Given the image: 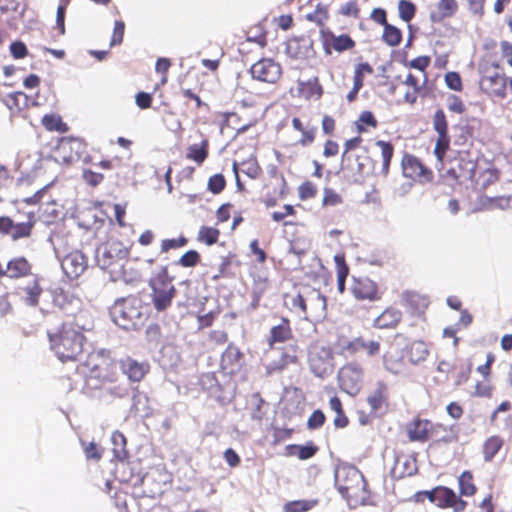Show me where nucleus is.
I'll use <instances>...</instances> for the list:
<instances>
[{
  "mask_svg": "<svg viewBox=\"0 0 512 512\" xmlns=\"http://www.w3.org/2000/svg\"><path fill=\"white\" fill-rule=\"evenodd\" d=\"M84 377V389L93 391L114 383L119 378L118 363L110 351L104 349L92 351L86 360L77 366Z\"/></svg>",
  "mask_w": 512,
  "mask_h": 512,
  "instance_id": "nucleus-1",
  "label": "nucleus"
},
{
  "mask_svg": "<svg viewBox=\"0 0 512 512\" xmlns=\"http://www.w3.org/2000/svg\"><path fill=\"white\" fill-rule=\"evenodd\" d=\"M49 347L63 363L78 361L83 354L86 337L82 329L71 322L48 330Z\"/></svg>",
  "mask_w": 512,
  "mask_h": 512,
  "instance_id": "nucleus-2",
  "label": "nucleus"
},
{
  "mask_svg": "<svg viewBox=\"0 0 512 512\" xmlns=\"http://www.w3.org/2000/svg\"><path fill=\"white\" fill-rule=\"evenodd\" d=\"M113 322L124 330H136L145 325L149 318V306L139 295L117 299L110 308Z\"/></svg>",
  "mask_w": 512,
  "mask_h": 512,
  "instance_id": "nucleus-3",
  "label": "nucleus"
},
{
  "mask_svg": "<svg viewBox=\"0 0 512 512\" xmlns=\"http://www.w3.org/2000/svg\"><path fill=\"white\" fill-rule=\"evenodd\" d=\"M126 249L113 248V244H104L97 250L96 260L99 267L106 270L114 280L133 282L139 280L141 274L132 267V262L126 256Z\"/></svg>",
  "mask_w": 512,
  "mask_h": 512,
  "instance_id": "nucleus-4",
  "label": "nucleus"
},
{
  "mask_svg": "<svg viewBox=\"0 0 512 512\" xmlns=\"http://www.w3.org/2000/svg\"><path fill=\"white\" fill-rule=\"evenodd\" d=\"M335 485L350 506L356 507L368 500L366 481L352 465H341L335 471Z\"/></svg>",
  "mask_w": 512,
  "mask_h": 512,
  "instance_id": "nucleus-5",
  "label": "nucleus"
},
{
  "mask_svg": "<svg viewBox=\"0 0 512 512\" xmlns=\"http://www.w3.org/2000/svg\"><path fill=\"white\" fill-rule=\"evenodd\" d=\"M479 87L491 98L504 99L507 95V77L504 69L496 62L485 61L479 67Z\"/></svg>",
  "mask_w": 512,
  "mask_h": 512,
  "instance_id": "nucleus-6",
  "label": "nucleus"
},
{
  "mask_svg": "<svg viewBox=\"0 0 512 512\" xmlns=\"http://www.w3.org/2000/svg\"><path fill=\"white\" fill-rule=\"evenodd\" d=\"M172 281L173 278L169 275L167 266H163L149 280L151 302L157 312H165L172 306L173 299L177 294V289Z\"/></svg>",
  "mask_w": 512,
  "mask_h": 512,
  "instance_id": "nucleus-7",
  "label": "nucleus"
},
{
  "mask_svg": "<svg viewBox=\"0 0 512 512\" xmlns=\"http://www.w3.org/2000/svg\"><path fill=\"white\" fill-rule=\"evenodd\" d=\"M337 354L344 358H352L359 353H365L367 357H375L380 354L381 343L378 340L366 339L363 336L347 338L338 337L335 342Z\"/></svg>",
  "mask_w": 512,
  "mask_h": 512,
  "instance_id": "nucleus-8",
  "label": "nucleus"
},
{
  "mask_svg": "<svg viewBox=\"0 0 512 512\" xmlns=\"http://www.w3.org/2000/svg\"><path fill=\"white\" fill-rule=\"evenodd\" d=\"M337 381L343 392L357 396L364 386L365 369L359 362H348L338 370Z\"/></svg>",
  "mask_w": 512,
  "mask_h": 512,
  "instance_id": "nucleus-9",
  "label": "nucleus"
},
{
  "mask_svg": "<svg viewBox=\"0 0 512 512\" xmlns=\"http://www.w3.org/2000/svg\"><path fill=\"white\" fill-rule=\"evenodd\" d=\"M308 365L317 377L330 375L335 367L333 350L319 342L312 343L308 350Z\"/></svg>",
  "mask_w": 512,
  "mask_h": 512,
  "instance_id": "nucleus-10",
  "label": "nucleus"
},
{
  "mask_svg": "<svg viewBox=\"0 0 512 512\" xmlns=\"http://www.w3.org/2000/svg\"><path fill=\"white\" fill-rule=\"evenodd\" d=\"M279 355L264 364L265 374H279L292 365L300 363L301 349L298 344H288L279 348Z\"/></svg>",
  "mask_w": 512,
  "mask_h": 512,
  "instance_id": "nucleus-11",
  "label": "nucleus"
},
{
  "mask_svg": "<svg viewBox=\"0 0 512 512\" xmlns=\"http://www.w3.org/2000/svg\"><path fill=\"white\" fill-rule=\"evenodd\" d=\"M86 143L78 137H63L54 150V158L61 164H72L86 152Z\"/></svg>",
  "mask_w": 512,
  "mask_h": 512,
  "instance_id": "nucleus-12",
  "label": "nucleus"
},
{
  "mask_svg": "<svg viewBox=\"0 0 512 512\" xmlns=\"http://www.w3.org/2000/svg\"><path fill=\"white\" fill-rule=\"evenodd\" d=\"M403 175L420 184L431 183L434 179L432 169L427 167L418 157L404 154L401 161Z\"/></svg>",
  "mask_w": 512,
  "mask_h": 512,
  "instance_id": "nucleus-13",
  "label": "nucleus"
},
{
  "mask_svg": "<svg viewBox=\"0 0 512 512\" xmlns=\"http://www.w3.org/2000/svg\"><path fill=\"white\" fill-rule=\"evenodd\" d=\"M320 41L325 55H331L333 51L342 53L355 48L356 42L348 35H336L331 30L319 31Z\"/></svg>",
  "mask_w": 512,
  "mask_h": 512,
  "instance_id": "nucleus-14",
  "label": "nucleus"
},
{
  "mask_svg": "<svg viewBox=\"0 0 512 512\" xmlns=\"http://www.w3.org/2000/svg\"><path fill=\"white\" fill-rule=\"evenodd\" d=\"M250 73L253 79L275 84L282 76V67L273 59L262 58L251 66Z\"/></svg>",
  "mask_w": 512,
  "mask_h": 512,
  "instance_id": "nucleus-15",
  "label": "nucleus"
},
{
  "mask_svg": "<svg viewBox=\"0 0 512 512\" xmlns=\"http://www.w3.org/2000/svg\"><path fill=\"white\" fill-rule=\"evenodd\" d=\"M221 130L231 128L237 133H243L258 122L257 113L243 112H224L221 113Z\"/></svg>",
  "mask_w": 512,
  "mask_h": 512,
  "instance_id": "nucleus-16",
  "label": "nucleus"
},
{
  "mask_svg": "<svg viewBox=\"0 0 512 512\" xmlns=\"http://www.w3.org/2000/svg\"><path fill=\"white\" fill-rule=\"evenodd\" d=\"M476 167L477 163L470 157L469 152H460L452 160L448 174L461 183L474 177Z\"/></svg>",
  "mask_w": 512,
  "mask_h": 512,
  "instance_id": "nucleus-17",
  "label": "nucleus"
},
{
  "mask_svg": "<svg viewBox=\"0 0 512 512\" xmlns=\"http://www.w3.org/2000/svg\"><path fill=\"white\" fill-rule=\"evenodd\" d=\"M350 291L357 300L373 302L381 299L378 284L366 276H353Z\"/></svg>",
  "mask_w": 512,
  "mask_h": 512,
  "instance_id": "nucleus-18",
  "label": "nucleus"
},
{
  "mask_svg": "<svg viewBox=\"0 0 512 512\" xmlns=\"http://www.w3.org/2000/svg\"><path fill=\"white\" fill-rule=\"evenodd\" d=\"M326 307V297L317 289L307 288L306 310L303 318L308 321L324 318Z\"/></svg>",
  "mask_w": 512,
  "mask_h": 512,
  "instance_id": "nucleus-19",
  "label": "nucleus"
},
{
  "mask_svg": "<svg viewBox=\"0 0 512 512\" xmlns=\"http://www.w3.org/2000/svg\"><path fill=\"white\" fill-rule=\"evenodd\" d=\"M61 267L69 279H77L87 269L88 259L81 251L74 250L63 258Z\"/></svg>",
  "mask_w": 512,
  "mask_h": 512,
  "instance_id": "nucleus-20",
  "label": "nucleus"
},
{
  "mask_svg": "<svg viewBox=\"0 0 512 512\" xmlns=\"http://www.w3.org/2000/svg\"><path fill=\"white\" fill-rule=\"evenodd\" d=\"M244 354L233 342L229 343L220 358V368L227 375L237 374L242 367Z\"/></svg>",
  "mask_w": 512,
  "mask_h": 512,
  "instance_id": "nucleus-21",
  "label": "nucleus"
},
{
  "mask_svg": "<svg viewBox=\"0 0 512 512\" xmlns=\"http://www.w3.org/2000/svg\"><path fill=\"white\" fill-rule=\"evenodd\" d=\"M427 75H423L422 81L414 74L408 73L405 80L401 82L404 88L403 100L408 104H415L419 97L425 96V85Z\"/></svg>",
  "mask_w": 512,
  "mask_h": 512,
  "instance_id": "nucleus-22",
  "label": "nucleus"
},
{
  "mask_svg": "<svg viewBox=\"0 0 512 512\" xmlns=\"http://www.w3.org/2000/svg\"><path fill=\"white\" fill-rule=\"evenodd\" d=\"M430 441L433 445H449L459 441V428L457 425L433 423L430 431Z\"/></svg>",
  "mask_w": 512,
  "mask_h": 512,
  "instance_id": "nucleus-23",
  "label": "nucleus"
},
{
  "mask_svg": "<svg viewBox=\"0 0 512 512\" xmlns=\"http://www.w3.org/2000/svg\"><path fill=\"white\" fill-rule=\"evenodd\" d=\"M433 422L428 419L416 417L408 422L405 431L410 442L425 443L430 441V431Z\"/></svg>",
  "mask_w": 512,
  "mask_h": 512,
  "instance_id": "nucleus-24",
  "label": "nucleus"
},
{
  "mask_svg": "<svg viewBox=\"0 0 512 512\" xmlns=\"http://www.w3.org/2000/svg\"><path fill=\"white\" fill-rule=\"evenodd\" d=\"M384 368L392 374H400L407 368V360L401 349L397 345L391 346L382 357Z\"/></svg>",
  "mask_w": 512,
  "mask_h": 512,
  "instance_id": "nucleus-25",
  "label": "nucleus"
},
{
  "mask_svg": "<svg viewBox=\"0 0 512 512\" xmlns=\"http://www.w3.org/2000/svg\"><path fill=\"white\" fill-rule=\"evenodd\" d=\"M402 306L412 316H422L429 306V298L415 291H405L402 295Z\"/></svg>",
  "mask_w": 512,
  "mask_h": 512,
  "instance_id": "nucleus-26",
  "label": "nucleus"
},
{
  "mask_svg": "<svg viewBox=\"0 0 512 512\" xmlns=\"http://www.w3.org/2000/svg\"><path fill=\"white\" fill-rule=\"evenodd\" d=\"M375 167L374 160L369 156L368 150L365 148L355 156L354 162L350 164L353 171L355 181L362 182L364 179L373 174Z\"/></svg>",
  "mask_w": 512,
  "mask_h": 512,
  "instance_id": "nucleus-27",
  "label": "nucleus"
},
{
  "mask_svg": "<svg viewBox=\"0 0 512 512\" xmlns=\"http://www.w3.org/2000/svg\"><path fill=\"white\" fill-rule=\"evenodd\" d=\"M366 401L372 411H379L388 406L389 386L383 380H378L369 391Z\"/></svg>",
  "mask_w": 512,
  "mask_h": 512,
  "instance_id": "nucleus-28",
  "label": "nucleus"
},
{
  "mask_svg": "<svg viewBox=\"0 0 512 512\" xmlns=\"http://www.w3.org/2000/svg\"><path fill=\"white\" fill-rule=\"evenodd\" d=\"M408 364L419 365L429 355L428 345L422 340H412L401 347Z\"/></svg>",
  "mask_w": 512,
  "mask_h": 512,
  "instance_id": "nucleus-29",
  "label": "nucleus"
},
{
  "mask_svg": "<svg viewBox=\"0 0 512 512\" xmlns=\"http://www.w3.org/2000/svg\"><path fill=\"white\" fill-rule=\"evenodd\" d=\"M119 367L123 374L132 382H140L149 371V364L138 362L131 357H125L119 361Z\"/></svg>",
  "mask_w": 512,
  "mask_h": 512,
  "instance_id": "nucleus-30",
  "label": "nucleus"
},
{
  "mask_svg": "<svg viewBox=\"0 0 512 512\" xmlns=\"http://www.w3.org/2000/svg\"><path fill=\"white\" fill-rule=\"evenodd\" d=\"M440 508H453L455 512H461L466 508L467 502L462 500L448 487L437 486V503Z\"/></svg>",
  "mask_w": 512,
  "mask_h": 512,
  "instance_id": "nucleus-31",
  "label": "nucleus"
},
{
  "mask_svg": "<svg viewBox=\"0 0 512 512\" xmlns=\"http://www.w3.org/2000/svg\"><path fill=\"white\" fill-rule=\"evenodd\" d=\"M291 339H293V330L290 320L286 317H282L281 322L270 329L267 342L268 345L272 347L276 343H284Z\"/></svg>",
  "mask_w": 512,
  "mask_h": 512,
  "instance_id": "nucleus-32",
  "label": "nucleus"
},
{
  "mask_svg": "<svg viewBox=\"0 0 512 512\" xmlns=\"http://www.w3.org/2000/svg\"><path fill=\"white\" fill-rule=\"evenodd\" d=\"M297 89L299 96L306 100H318L324 93L323 87L317 76L307 81H298Z\"/></svg>",
  "mask_w": 512,
  "mask_h": 512,
  "instance_id": "nucleus-33",
  "label": "nucleus"
},
{
  "mask_svg": "<svg viewBox=\"0 0 512 512\" xmlns=\"http://www.w3.org/2000/svg\"><path fill=\"white\" fill-rule=\"evenodd\" d=\"M291 125L294 130L301 133V137L298 141L300 146L307 147L314 143L317 135L316 126L304 124V122L299 117H293L291 120Z\"/></svg>",
  "mask_w": 512,
  "mask_h": 512,
  "instance_id": "nucleus-34",
  "label": "nucleus"
},
{
  "mask_svg": "<svg viewBox=\"0 0 512 512\" xmlns=\"http://www.w3.org/2000/svg\"><path fill=\"white\" fill-rule=\"evenodd\" d=\"M31 268V264L25 257H15L7 263L5 276L11 279L26 277L31 273Z\"/></svg>",
  "mask_w": 512,
  "mask_h": 512,
  "instance_id": "nucleus-35",
  "label": "nucleus"
},
{
  "mask_svg": "<svg viewBox=\"0 0 512 512\" xmlns=\"http://www.w3.org/2000/svg\"><path fill=\"white\" fill-rule=\"evenodd\" d=\"M306 298L307 288L303 292H298L296 294L285 293L284 305L289 311L304 316V311L306 310Z\"/></svg>",
  "mask_w": 512,
  "mask_h": 512,
  "instance_id": "nucleus-36",
  "label": "nucleus"
},
{
  "mask_svg": "<svg viewBox=\"0 0 512 512\" xmlns=\"http://www.w3.org/2000/svg\"><path fill=\"white\" fill-rule=\"evenodd\" d=\"M402 314L395 308L385 309L374 321L375 327L379 329L395 328L401 321Z\"/></svg>",
  "mask_w": 512,
  "mask_h": 512,
  "instance_id": "nucleus-37",
  "label": "nucleus"
},
{
  "mask_svg": "<svg viewBox=\"0 0 512 512\" xmlns=\"http://www.w3.org/2000/svg\"><path fill=\"white\" fill-rule=\"evenodd\" d=\"M472 373V363L465 360H456L453 362L451 379L456 386L466 383Z\"/></svg>",
  "mask_w": 512,
  "mask_h": 512,
  "instance_id": "nucleus-38",
  "label": "nucleus"
},
{
  "mask_svg": "<svg viewBox=\"0 0 512 512\" xmlns=\"http://www.w3.org/2000/svg\"><path fill=\"white\" fill-rule=\"evenodd\" d=\"M499 170L492 167L486 168L478 173L474 180V189L478 192L485 191L490 185L499 180Z\"/></svg>",
  "mask_w": 512,
  "mask_h": 512,
  "instance_id": "nucleus-39",
  "label": "nucleus"
},
{
  "mask_svg": "<svg viewBox=\"0 0 512 512\" xmlns=\"http://www.w3.org/2000/svg\"><path fill=\"white\" fill-rule=\"evenodd\" d=\"M319 448L312 442L306 445L290 444L285 448L287 456H296L300 460H308L316 455Z\"/></svg>",
  "mask_w": 512,
  "mask_h": 512,
  "instance_id": "nucleus-40",
  "label": "nucleus"
},
{
  "mask_svg": "<svg viewBox=\"0 0 512 512\" xmlns=\"http://www.w3.org/2000/svg\"><path fill=\"white\" fill-rule=\"evenodd\" d=\"M209 155V141L204 138L199 144H192L187 148L186 158L201 165Z\"/></svg>",
  "mask_w": 512,
  "mask_h": 512,
  "instance_id": "nucleus-41",
  "label": "nucleus"
},
{
  "mask_svg": "<svg viewBox=\"0 0 512 512\" xmlns=\"http://www.w3.org/2000/svg\"><path fill=\"white\" fill-rule=\"evenodd\" d=\"M22 290L25 294L23 301L27 306L35 307L39 304V299L43 292V288L41 287L37 278L27 283V285L24 286Z\"/></svg>",
  "mask_w": 512,
  "mask_h": 512,
  "instance_id": "nucleus-42",
  "label": "nucleus"
},
{
  "mask_svg": "<svg viewBox=\"0 0 512 512\" xmlns=\"http://www.w3.org/2000/svg\"><path fill=\"white\" fill-rule=\"evenodd\" d=\"M306 19L315 23L320 28L319 31L330 30L326 27V24L330 19L329 8L327 5L318 3L312 12L306 14Z\"/></svg>",
  "mask_w": 512,
  "mask_h": 512,
  "instance_id": "nucleus-43",
  "label": "nucleus"
},
{
  "mask_svg": "<svg viewBox=\"0 0 512 512\" xmlns=\"http://www.w3.org/2000/svg\"><path fill=\"white\" fill-rule=\"evenodd\" d=\"M35 225V216L33 212L27 214V221L14 223V227L11 232V238L13 240H19L21 238H27L31 235L32 229Z\"/></svg>",
  "mask_w": 512,
  "mask_h": 512,
  "instance_id": "nucleus-44",
  "label": "nucleus"
},
{
  "mask_svg": "<svg viewBox=\"0 0 512 512\" xmlns=\"http://www.w3.org/2000/svg\"><path fill=\"white\" fill-rule=\"evenodd\" d=\"M329 407L336 413L333 424L336 428H345L349 425V419L345 414L341 399L338 396H333L329 400Z\"/></svg>",
  "mask_w": 512,
  "mask_h": 512,
  "instance_id": "nucleus-45",
  "label": "nucleus"
},
{
  "mask_svg": "<svg viewBox=\"0 0 512 512\" xmlns=\"http://www.w3.org/2000/svg\"><path fill=\"white\" fill-rule=\"evenodd\" d=\"M41 124L47 131H56L59 133H65L68 131V125L62 121V118L58 114H45L41 119Z\"/></svg>",
  "mask_w": 512,
  "mask_h": 512,
  "instance_id": "nucleus-46",
  "label": "nucleus"
},
{
  "mask_svg": "<svg viewBox=\"0 0 512 512\" xmlns=\"http://www.w3.org/2000/svg\"><path fill=\"white\" fill-rule=\"evenodd\" d=\"M504 445L500 436H491L483 444V457L486 462L491 461Z\"/></svg>",
  "mask_w": 512,
  "mask_h": 512,
  "instance_id": "nucleus-47",
  "label": "nucleus"
},
{
  "mask_svg": "<svg viewBox=\"0 0 512 512\" xmlns=\"http://www.w3.org/2000/svg\"><path fill=\"white\" fill-rule=\"evenodd\" d=\"M355 127L358 134L366 133L370 129L378 126V121L371 111H363L355 121Z\"/></svg>",
  "mask_w": 512,
  "mask_h": 512,
  "instance_id": "nucleus-48",
  "label": "nucleus"
},
{
  "mask_svg": "<svg viewBox=\"0 0 512 512\" xmlns=\"http://www.w3.org/2000/svg\"><path fill=\"white\" fill-rule=\"evenodd\" d=\"M334 261L336 263L337 288L342 294L345 291V282L349 275V267L343 255H335Z\"/></svg>",
  "mask_w": 512,
  "mask_h": 512,
  "instance_id": "nucleus-49",
  "label": "nucleus"
},
{
  "mask_svg": "<svg viewBox=\"0 0 512 512\" xmlns=\"http://www.w3.org/2000/svg\"><path fill=\"white\" fill-rule=\"evenodd\" d=\"M402 38V31L398 27L390 23L383 27L381 39L389 47L399 46Z\"/></svg>",
  "mask_w": 512,
  "mask_h": 512,
  "instance_id": "nucleus-50",
  "label": "nucleus"
},
{
  "mask_svg": "<svg viewBox=\"0 0 512 512\" xmlns=\"http://www.w3.org/2000/svg\"><path fill=\"white\" fill-rule=\"evenodd\" d=\"M376 145L381 150V156H382V174L386 176L389 173V167L392 160V157L394 155V146L391 142L384 141V140H378L376 142Z\"/></svg>",
  "mask_w": 512,
  "mask_h": 512,
  "instance_id": "nucleus-51",
  "label": "nucleus"
},
{
  "mask_svg": "<svg viewBox=\"0 0 512 512\" xmlns=\"http://www.w3.org/2000/svg\"><path fill=\"white\" fill-rule=\"evenodd\" d=\"M318 503L317 499L294 500L287 502L283 510L284 512H308L317 506Z\"/></svg>",
  "mask_w": 512,
  "mask_h": 512,
  "instance_id": "nucleus-52",
  "label": "nucleus"
},
{
  "mask_svg": "<svg viewBox=\"0 0 512 512\" xmlns=\"http://www.w3.org/2000/svg\"><path fill=\"white\" fill-rule=\"evenodd\" d=\"M201 90H202V87H199L197 92L194 91L191 88H184V87H182L180 89V93H181L182 97L185 99L184 105L186 107H188V102L189 101H193L194 102V107H195L196 110H200V109H203V108L208 110L209 109V105L206 102H204L201 99L200 95H199V92Z\"/></svg>",
  "mask_w": 512,
  "mask_h": 512,
  "instance_id": "nucleus-53",
  "label": "nucleus"
},
{
  "mask_svg": "<svg viewBox=\"0 0 512 512\" xmlns=\"http://www.w3.org/2000/svg\"><path fill=\"white\" fill-rule=\"evenodd\" d=\"M111 441L113 443V455L118 460H123L127 457L126 450V438L123 433L115 431L111 435Z\"/></svg>",
  "mask_w": 512,
  "mask_h": 512,
  "instance_id": "nucleus-54",
  "label": "nucleus"
},
{
  "mask_svg": "<svg viewBox=\"0 0 512 512\" xmlns=\"http://www.w3.org/2000/svg\"><path fill=\"white\" fill-rule=\"evenodd\" d=\"M60 211L57 203L52 200L39 207V216L47 224L53 223L59 218Z\"/></svg>",
  "mask_w": 512,
  "mask_h": 512,
  "instance_id": "nucleus-55",
  "label": "nucleus"
},
{
  "mask_svg": "<svg viewBox=\"0 0 512 512\" xmlns=\"http://www.w3.org/2000/svg\"><path fill=\"white\" fill-rule=\"evenodd\" d=\"M219 236L220 230L218 228L201 226L198 231L197 240L208 246H212L218 242Z\"/></svg>",
  "mask_w": 512,
  "mask_h": 512,
  "instance_id": "nucleus-56",
  "label": "nucleus"
},
{
  "mask_svg": "<svg viewBox=\"0 0 512 512\" xmlns=\"http://www.w3.org/2000/svg\"><path fill=\"white\" fill-rule=\"evenodd\" d=\"M459 490L462 496L471 497L475 495L477 488L473 483V475L470 471H464L458 479Z\"/></svg>",
  "mask_w": 512,
  "mask_h": 512,
  "instance_id": "nucleus-57",
  "label": "nucleus"
},
{
  "mask_svg": "<svg viewBox=\"0 0 512 512\" xmlns=\"http://www.w3.org/2000/svg\"><path fill=\"white\" fill-rule=\"evenodd\" d=\"M343 204V197L336 190L330 187H324L322 207H336Z\"/></svg>",
  "mask_w": 512,
  "mask_h": 512,
  "instance_id": "nucleus-58",
  "label": "nucleus"
},
{
  "mask_svg": "<svg viewBox=\"0 0 512 512\" xmlns=\"http://www.w3.org/2000/svg\"><path fill=\"white\" fill-rule=\"evenodd\" d=\"M373 73L374 69L371 64L368 62L359 63L354 69L353 83L363 87L365 77Z\"/></svg>",
  "mask_w": 512,
  "mask_h": 512,
  "instance_id": "nucleus-59",
  "label": "nucleus"
},
{
  "mask_svg": "<svg viewBox=\"0 0 512 512\" xmlns=\"http://www.w3.org/2000/svg\"><path fill=\"white\" fill-rule=\"evenodd\" d=\"M398 13L401 20L409 23L416 14V6L409 0H400L398 2Z\"/></svg>",
  "mask_w": 512,
  "mask_h": 512,
  "instance_id": "nucleus-60",
  "label": "nucleus"
},
{
  "mask_svg": "<svg viewBox=\"0 0 512 512\" xmlns=\"http://www.w3.org/2000/svg\"><path fill=\"white\" fill-rule=\"evenodd\" d=\"M318 193V187L310 180L302 182L298 187V197L302 201L314 198Z\"/></svg>",
  "mask_w": 512,
  "mask_h": 512,
  "instance_id": "nucleus-61",
  "label": "nucleus"
},
{
  "mask_svg": "<svg viewBox=\"0 0 512 512\" xmlns=\"http://www.w3.org/2000/svg\"><path fill=\"white\" fill-rule=\"evenodd\" d=\"M449 146H450L449 134L438 135L436 144H435V148H434V154L440 162H442L444 160V157L446 155V152L449 149Z\"/></svg>",
  "mask_w": 512,
  "mask_h": 512,
  "instance_id": "nucleus-62",
  "label": "nucleus"
},
{
  "mask_svg": "<svg viewBox=\"0 0 512 512\" xmlns=\"http://www.w3.org/2000/svg\"><path fill=\"white\" fill-rule=\"evenodd\" d=\"M433 128L438 135L448 134V121L442 109H438L434 113Z\"/></svg>",
  "mask_w": 512,
  "mask_h": 512,
  "instance_id": "nucleus-63",
  "label": "nucleus"
},
{
  "mask_svg": "<svg viewBox=\"0 0 512 512\" xmlns=\"http://www.w3.org/2000/svg\"><path fill=\"white\" fill-rule=\"evenodd\" d=\"M201 256L196 250L185 252L177 261V264L184 268L195 267L200 262Z\"/></svg>",
  "mask_w": 512,
  "mask_h": 512,
  "instance_id": "nucleus-64",
  "label": "nucleus"
}]
</instances>
